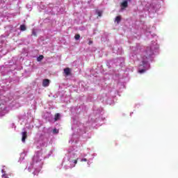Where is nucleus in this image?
Segmentation results:
<instances>
[{"label":"nucleus","mask_w":178,"mask_h":178,"mask_svg":"<svg viewBox=\"0 0 178 178\" xmlns=\"http://www.w3.org/2000/svg\"><path fill=\"white\" fill-rule=\"evenodd\" d=\"M50 81L49 79H44L42 81L43 87H48L49 86Z\"/></svg>","instance_id":"f257e3e1"},{"label":"nucleus","mask_w":178,"mask_h":178,"mask_svg":"<svg viewBox=\"0 0 178 178\" xmlns=\"http://www.w3.org/2000/svg\"><path fill=\"white\" fill-rule=\"evenodd\" d=\"M26 138H27V132L24 131L22 132V143H26Z\"/></svg>","instance_id":"f03ea898"},{"label":"nucleus","mask_w":178,"mask_h":178,"mask_svg":"<svg viewBox=\"0 0 178 178\" xmlns=\"http://www.w3.org/2000/svg\"><path fill=\"white\" fill-rule=\"evenodd\" d=\"M64 73L67 76H70V73H71L70 68H69V67L65 68L64 69Z\"/></svg>","instance_id":"7ed1b4c3"},{"label":"nucleus","mask_w":178,"mask_h":178,"mask_svg":"<svg viewBox=\"0 0 178 178\" xmlns=\"http://www.w3.org/2000/svg\"><path fill=\"white\" fill-rule=\"evenodd\" d=\"M60 118V114L56 113L54 115V122H58V120Z\"/></svg>","instance_id":"20e7f679"},{"label":"nucleus","mask_w":178,"mask_h":178,"mask_svg":"<svg viewBox=\"0 0 178 178\" xmlns=\"http://www.w3.org/2000/svg\"><path fill=\"white\" fill-rule=\"evenodd\" d=\"M122 8H127L129 6V4L127 3V1H124L121 3Z\"/></svg>","instance_id":"39448f33"},{"label":"nucleus","mask_w":178,"mask_h":178,"mask_svg":"<svg viewBox=\"0 0 178 178\" xmlns=\"http://www.w3.org/2000/svg\"><path fill=\"white\" fill-rule=\"evenodd\" d=\"M20 30L21 31H26V25L24 24L20 25Z\"/></svg>","instance_id":"423d86ee"},{"label":"nucleus","mask_w":178,"mask_h":178,"mask_svg":"<svg viewBox=\"0 0 178 178\" xmlns=\"http://www.w3.org/2000/svg\"><path fill=\"white\" fill-rule=\"evenodd\" d=\"M120 20H122V17H120V16H117L115 17V22H117L118 24L120 23Z\"/></svg>","instance_id":"0eeeda50"},{"label":"nucleus","mask_w":178,"mask_h":178,"mask_svg":"<svg viewBox=\"0 0 178 178\" xmlns=\"http://www.w3.org/2000/svg\"><path fill=\"white\" fill-rule=\"evenodd\" d=\"M42 59H44V56H43L42 55H40V56H39L37 58L38 62H41V60H42Z\"/></svg>","instance_id":"6e6552de"},{"label":"nucleus","mask_w":178,"mask_h":178,"mask_svg":"<svg viewBox=\"0 0 178 178\" xmlns=\"http://www.w3.org/2000/svg\"><path fill=\"white\" fill-rule=\"evenodd\" d=\"M74 38L76 40H80V34L75 35Z\"/></svg>","instance_id":"1a4fd4ad"},{"label":"nucleus","mask_w":178,"mask_h":178,"mask_svg":"<svg viewBox=\"0 0 178 178\" xmlns=\"http://www.w3.org/2000/svg\"><path fill=\"white\" fill-rule=\"evenodd\" d=\"M53 133H55L56 134H58V133H59V129H53Z\"/></svg>","instance_id":"9d476101"},{"label":"nucleus","mask_w":178,"mask_h":178,"mask_svg":"<svg viewBox=\"0 0 178 178\" xmlns=\"http://www.w3.org/2000/svg\"><path fill=\"white\" fill-rule=\"evenodd\" d=\"M1 177H2V178H9V176H8V174H3V175H1Z\"/></svg>","instance_id":"9b49d317"},{"label":"nucleus","mask_w":178,"mask_h":178,"mask_svg":"<svg viewBox=\"0 0 178 178\" xmlns=\"http://www.w3.org/2000/svg\"><path fill=\"white\" fill-rule=\"evenodd\" d=\"M97 15H98L99 17H101V16H102V12L98 11V12H97Z\"/></svg>","instance_id":"f8f14e48"},{"label":"nucleus","mask_w":178,"mask_h":178,"mask_svg":"<svg viewBox=\"0 0 178 178\" xmlns=\"http://www.w3.org/2000/svg\"><path fill=\"white\" fill-rule=\"evenodd\" d=\"M32 34H33V35H34L35 37H37V32H35V31H32Z\"/></svg>","instance_id":"ddd939ff"},{"label":"nucleus","mask_w":178,"mask_h":178,"mask_svg":"<svg viewBox=\"0 0 178 178\" xmlns=\"http://www.w3.org/2000/svg\"><path fill=\"white\" fill-rule=\"evenodd\" d=\"M145 72V70H139V73H144Z\"/></svg>","instance_id":"4468645a"},{"label":"nucleus","mask_w":178,"mask_h":178,"mask_svg":"<svg viewBox=\"0 0 178 178\" xmlns=\"http://www.w3.org/2000/svg\"><path fill=\"white\" fill-rule=\"evenodd\" d=\"M81 162H87V159H82Z\"/></svg>","instance_id":"2eb2a0df"},{"label":"nucleus","mask_w":178,"mask_h":178,"mask_svg":"<svg viewBox=\"0 0 178 178\" xmlns=\"http://www.w3.org/2000/svg\"><path fill=\"white\" fill-rule=\"evenodd\" d=\"M77 161H79V159H76V160H74V163L75 165L77 163Z\"/></svg>","instance_id":"dca6fc26"},{"label":"nucleus","mask_w":178,"mask_h":178,"mask_svg":"<svg viewBox=\"0 0 178 178\" xmlns=\"http://www.w3.org/2000/svg\"><path fill=\"white\" fill-rule=\"evenodd\" d=\"M92 40H90L89 42H88V45H91V44H92Z\"/></svg>","instance_id":"f3484780"},{"label":"nucleus","mask_w":178,"mask_h":178,"mask_svg":"<svg viewBox=\"0 0 178 178\" xmlns=\"http://www.w3.org/2000/svg\"><path fill=\"white\" fill-rule=\"evenodd\" d=\"M35 158H37V156H34L33 161H35Z\"/></svg>","instance_id":"a211bd4d"},{"label":"nucleus","mask_w":178,"mask_h":178,"mask_svg":"<svg viewBox=\"0 0 178 178\" xmlns=\"http://www.w3.org/2000/svg\"><path fill=\"white\" fill-rule=\"evenodd\" d=\"M129 2H131V0H127Z\"/></svg>","instance_id":"6ab92c4d"},{"label":"nucleus","mask_w":178,"mask_h":178,"mask_svg":"<svg viewBox=\"0 0 178 178\" xmlns=\"http://www.w3.org/2000/svg\"><path fill=\"white\" fill-rule=\"evenodd\" d=\"M1 172H2V173H4V171H3V170H1Z\"/></svg>","instance_id":"aec40b11"}]
</instances>
